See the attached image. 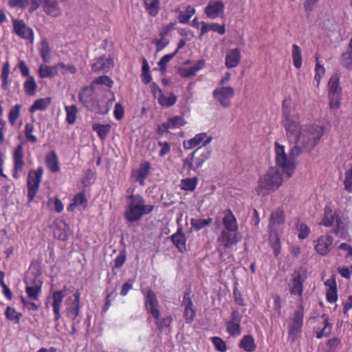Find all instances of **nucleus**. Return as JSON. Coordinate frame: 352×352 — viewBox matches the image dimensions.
I'll use <instances>...</instances> for the list:
<instances>
[{
  "mask_svg": "<svg viewBox=\"0 0 352 352\" xmlns=\"http://www.w3.org/2000/svg\"><path fill=\"white\" fill-rule=\"evenodd\" d=\"M10 72V65L8 61H6L3 63V67L1 69V78L2 80L1 82V88L5 90H9L10 82L9 80V75Z\"/></svg>",
  "mask_w": 352,
  "mask_h": 352,
  "instance_id": "31",
  "label": "nucleus"
},
{
  "mask_svg": "<svg viewBox=\"0 0 352 352\" xmlns=\"http://www.w3.org/2000/svg\"><path fill=\"white\" fill-rule=\"evenodd\" d=\"M239 346L247 352H252L256 347L254 338L250 335L244 336L241 338Z\"/></svg>",
  "mask_w": 352,
  "mask_h": 352,
  "instance_id": "32",
  "label": "nucleus"
},
{
  "mask_svg": "<svg viewBox=\"0 0 352 352\" xmlns=\"http://www.w3.org/2000/svg\"><path fill=\"white\" fill-rule=\"evenodd\" d=\"M177 99V96L173 93H168L158 97V102L162 107H170L176 103Z\"/></svg>",
  "mask_w": 352,
  "mask_h": 352,
  "instance_id": "38",
  "label": "nucleus"
},
{
  "mask_svg": "<svg viewBox=\"0 0 352 352\" xmlns=\"http://www.w3.org/2000/svg\"><path fill=\"white\" fill-rule=\"evenodd\" d=\"M23 145L20 144L15 148L13 153L14 160V173L13 177L18 179L19 177V173H21L23 168L25 165L23 160Z\"/></svg>",
  "mask_w": 352,
  "mask_h": 352,
  "instance_id": "15",
  "label": "nucleus"
},
{
  "mask_svg": "<svg viewBox=\"0 0 352 352\" xmlns=\"http://www.w3.org/2000/svg\"><path fill=\"white\" fill-rule=\"evenodd\" d=\"M212 343L214 345L215 348L218 351H219L221 352H224L226 351L227 347H226V342L221 338H220L219 337H213L212 338Z\"/></svg>",
  "mask_w": 352,
  "mask_h": 352,
  "instance_id": "63",
  "label": "nucleus"
},
{
  "mask_svg": "<svg viewBox=\"0 0 352 352\" xmlns=\"http://www.w3.org/2000/svg\"><path fill=\"white\" fill-rule=\"evenodd\" d=\"M212 222V219L210 217L206 219H192L190 220V224L196 231H199L201 228L210 225Z\"/></svg>",
  "mask_w": 352,
  "mask_h": 352,
  "instance_id": "51",
  "label": "nucleus"
},
{
  "mask_svg": "<svg viewBox=\"0 0 352 352\" xmlns=\"http://www.w3.org/2000/svg\"><path fill=\"white\" fill-rule=\"evenodd\" d=\"M93 83L96 85H104L109 87H112L113 82L107 76H101L96 78Z\"/></svg>",
  "mask_w": 352,
  "mask_h": 352,
  "instance_id": "64",
  "label": "nucleus"
},
{
  "mask_svg": "<svg viewBox=\"0 0 352 352\" xmlns=\"http://www.w3.org/2000/svg\"><path fill=\"white\" fill-rule=\"evenodd\" d=\"M224 213L225 215L223 219V223L226 228L225 230L237 232V221L232 211L230 210H226Z\"/></svg>",
  "mask_w": 352,
  "mask_h": 352,
  "instance_id": "28",
  "label": "nucleus"
},
{
  "mask_svg": "<svg viewBox=\"0 0 352 352\" xmlns=\"http://www.w3.org/2000/svg\"><path fill=\"white\" fill-rule=\"evenodd\" d=\"M154 206L147 205L141 195H131L127 197V204L124 216L129 222L139 221L144 215L153 211Z\"/></svg>",
  "mask_w": 352,
  "mask_h": 352,
  "instance_id": "2",
  "label": "nucleus"
},
{
  "mask_svg": "<svg viewBox=\"0 0 352 352\" xmlns=\"http://www.w3.org/2000/svg\"><path fill=\"white\" fill-rule=\"evenodd\" d=\"M145 9L149 15L155 16L160 10V0H144Z\"/></svg>",
  "mask_w": 352,
  "mask_h": 352,
  "instance_id": "36",
  "label": "nucleus"
},
{
  "mask_svg": "<svg viewBox=\"0 0 352 352\" xmlns=\"http://www.w3.org/2000/svg\"><path fill=\"white\" fill-rule=\"evenodd\" d=\"M43 174L42 167L38 168L36 170H31L28 177V201H32L35 197L41 182V177Z\"/></svg>",
  "mask_w": 352,
  "mask_h": 352,
  "instance_id": "6",
  "label": "nucleus"
},
{
  "mask_svg": "<svg viewBox=\"0 0 352 352\" xmlns=\"http://www.w3.org/2000/svg\"><path fill=\"white\" fill-rule=\"evenodd\" d=\"M25 293L28 298L34 301H39L38 297L41 293V287L38 284L34 286L25 285Z\"/></svg>",
  "mask_w": 352,
  "mask_h": 352,
  "instance_id": "40",
  "label": "nucleus"
},
{
  "mask_svg": "<svg viewBox=\"0 0 352 352\" xmlns=\"http://www.w3.org/2000/svg\"><path fill=\"white\" fill-rule=\"evenodd\" d=\"M339 81V76L334 74L331 77L328 83L329 107L332 109H336L340 107L342 88Z\"/></svg>",
  "mask_w": 352,
  "mask_h": 352,
  "instance_id": "5",
  "label": "nucleus"
},
{
  "mask_svg": "<svg viewBox=\"0 0 352 352\" xmlns=\"http://www.w3.org/2000/svg\"><path fill=\"white\" fill-rule=\"evenodd\" d=\"M323 320V328L316 333L317 338H321L324 336H328L331 333V324L328 321V316L326 314L322 315Z\"/></svg>",
  "mask_w": 352,
  "mask_h": 352,
  "instance_id": "45",
  "label": "nucleus"
},
{
  "mask_svg": "<svg viewBox=\"0 0 352 352\" xmlns=\"http://www.w3.org/2000/svg\"><path fill=\"white\" fill-rule=\"evenodd\" d=\"M20 299L23 306L29 311H37L41 305L39 301H34L31 298L23 296L20 297Z\"/></svg>",
  "mask_w": 352,
  "mask_h": 352,
  "instance_id": "46",
  "label": "nucleus"
},
{
  "mask_svg": "<svg viewBox=\"0 0 352 352\" xmlns=\"http://www.w3.org/2000/svg\"><path fill=\"white\" fill-rule=\"evenodd\" d=\"M80 296V291L77 290L65 300L66 315L70 320H76L79 315Z\"/></svg>",
  "mask_w": 352,
  "mask_h": 352,
  "instance_id": "7",
  "label": "nucleus"
},
{
  "mask_svg": "<svg viewBox=\"0 0 352 352\" xmlns=\"http://www.w3.org/2000/svg\"><path fill=\"white\" fill-rule=\"evenodd\" d=\"M13 32L19 37L28 40L30 43H34V34L33 30L28 27L25 21L19 19H12Z\"/></svg>",
  "mask_w": 352,
  "mask_h": 352,
  "instance_id": "8",
  "label": "nucleus"
},
{
  "mask_svg": "<svg viewBox=\"0 0 352 352\" xmlns=\"http://www.w3.org/2000/svg\"><path fill=\"white\" fill-rule=\"evenodd\" d=\"M44 12L52 17H58L61 15L62 10L59 7L57 0H39Z\"/></svg>",
  "mask_w": 352,
  "mask_h": 352,
  "instance_id": "19",
  "label": "nucleus"
},
{
  "mask_svg": "<svg viewBox=\"0 0 352 352\" xmlns=\"http://www.w3.org/2000/svg\"><path fill=\"white\" fill-rule=\"evenodd\" d=\"M92 70L96 72L107 73L113 67V61L111 58L100 56L92 63Z\"/></svg>",
  "mask_w": 352,
  "mask_h": 352,
  "instance_id": "17",
  "label": "nucleus"
},
{
  "mask_svg": "<svg viewBox=\"0 0 352 352\" xmlns=\"http://www.w3.org/2000/svg\"><path fill=\"white\" fill-rule=\"evenodd\" d=\"M30 4L29 0H9L8 6L10 8H19L23 9Z\"/></svg>",
  "mask_w": 352,
  "mask_h": 352,
  "instance_id": "61",
  "label": "nucleus"
},
{
  "mask_svg": "<svg viewBox=\"0 0 352 352\" xmlns=\"http://www.w3.org/2000/svg\"><path fill=\"white\" fill-rule=\"evenodd\" d=\"M224 5L221 1H210L205 8V13L211 19L221 17L223 14Z\"/></svg>",
  "mask_w": 352,
  "mask_h": 352,
  "instance_id": "16",
  "label": "nucleus"
},
{
  "mask_svg": "<svg viewBox=\"0 0 352 352\" xmlns=\"http://www.w3.org/2000/svg\"><path fill=\"white\" fill-rule=\"evenodd\" d=\"M282 111L286 136L292 146L288 156L285 146L275 142L276 163L287 178H290L296 169V158L303 153H309L313 150L322 137L324 129L316 124L300 126L294 118L290 103L287 100L283 102Z\"/></svg>",
  "mask_w": 352,
  "mask_h": 352,
  "instance_id": "1",
  "label": "nucleus"
},
{
  "mask_svg": "<svg viewBox=\"0 0 352 352\" xmlns=\"http://www.w3.org/2000/svg\"><path fill=\"white\" fill-rule=\"evenodd\" d=\"M241 59V54L238 48L229 50L226 56L225 65L228 69L234 68L239 65Z\"/></svg>",
  "mask_w": 352,
  "mask_h": 352,
  "instance_id": "22",
  "label": "nucleus"
},
{
  "mask_svg": "<svg viewBox=\"0 0 352 352\" xmlns=\"http://www.w3.org/2000/svg\"><path fill=\"white\" fill-rule=\"evenodd\" d=\"M226 331L233 337H237L241 334V327L239 323L227 322Z\"/></svg>",
  "mask_w": 352,
  "mask_h": 352,
  "instance_id": "52",
  "label": "nucleus"
},
{
  "mask_svg": "<svg viewBox=\"0 0 352 352\" xmlns=\"http://www.w3.org/2000/svg\"><path fill=\"white\" fill-rule=\"evenodd\" d=\"M87 199L83 192H80L76 196H74L73 199V203L70 205V207L72 206H81L82 208H85L87 206Z\"/></svg>",
  "mask_w": 352,
  "mask_h": 352,
  "instance_id": "58",
  "label": "nucleus"
},
{
  "mask_svg": "<svg viewBox=\"0 0 352 352\" xmlns=\"http://www.w3.org/2000/svg\"><path fill=\"white\" fill-rule=\"evenodd\" d=\"M344 188L348 192H352V167L345 173Z\"/></svg>",
  "mask_w": 352,
  "mask_h": 352,
  "instance_id": "62",
  "label": "nucleus"
},
{
  "mask_svg": "<svg viewBox=\"0 0 352 352\" xmlns=\"http://www.w3.org/2000/svg\"><path fill=\"white\" fill-rule=\"evenodd\" d=\"M182 305L184 306V318L187 324H190L195 316V309L193 303L188 294H185L183 298Z\"/></svg>",
  "mask_w": 352,
  "mask_h": 352,
  "instance_id": "18",
  "label": "nucleus"
},
{
  "mask_svg": "<svg viewBox=\"0 0 352 352\" xmlns=\"http://www.w3.org/2000/svg\"><path fill=\"white\" fill-rule=\"evenodd\" d=\"M151 168V165L148 162H145L142 164L140 168L138 170L135 180L139 182V184L142 186L144 184V180L147 177L149 170Z\"/></svg>",
  "mask_w": 352,
  "mask_h": 352,
  "instance_id": "34",
  "label": "nucleus"
},
{
  "mask_svg": "<svg viewBox=\"0 0 352 352\" xmlns=\"http://www.w3.org/2000/svg\"><path fill=\"white\" fill-rule=\"evenodd\" d=\"M197 178H186L181 181V187L184 190L193 191L197 185Z\"/></svg>",
  "mask_w": 352,
  "mask_h": 352,
  "instance_id": "49",
  "label": "nucleus"
},
{
  "mask_svg": "<svg viewBox=\"0 0 352 352\" xmlns=\"http://www.w3.org/2000/svg\"><path fill=\"white\" fill-rule=\"evenodd\" d=\"M201 31L199 34V38H201L206 33L209 31H214L219 33L221 35H223L226 32L225 25H220L217 23H206L204 21L201 22Z\"/></svg>",
  "mask_w": 352,
  "mask_h": 352,
  "instance_id": "26",
  "label": "nucleus"
},
{
  "mask_svg": "<svg viewBox=\"0 0 352 352\" xmlns=\"http://www.w3.org/2000/svg\"><path fill=\"white\" fill-rule=\"evenodd\" d=\"M212 95L214 100L223 107H228L230 105V100L234 95V90L230 86H221L213 91Z\"/></svg>",
  "mask_w": 352,
  "mask_h": 352,
  "instance_id": "9",
  "label": "nucleus"
},
{
  "mask_svg": "<svg viewBox=\"0 0 352 352\" xmlns=\"http://www.w3.org/2000/svg\"><path fill=\"white\" fill-rule=\"evenodd\" d=\"M297 228L299 232H298V238L299 239H305L308 237V236L310 233V230H309V228L307 225H305L304 223L298 224Z\"/></svg>",
  "mask_w": 352,
  "mask_h": 352,
  "instance_id": "60",
  "label": "nucleus"
},
{
  "mask_svg": "<svg viewBox=\"0 0 352 352\" xmlns=\"http://www.w3.org/2000/svg\"><path fill=\"white\" fill-rule=\"evenodd\" d=\"M46 164L51 172L57 173L60 170L58 157L54 151H51L47 154Z\"/></svg>",
  "mask_w": 352,
  "mask_h": 352,
  "instance_id": "30",
  "label": "nucleus"
},
{
  "mask_svg": "<svg viewBox=\"0 0 352 352\" xmlns=\"http://www.w3.org/2000/svg\"><path fill=\"white\" fill-rule=\"evenodd\" d=\"M171 241L179 252H182L186 250V239L181 227H179L177 232L171 236Z\"/></svg>",
  "mask_w": 352,
  "mask_h": 352,
  "instance_id": "27",
  "label": "nucleus"
},
{
  "mask_svg": "<svg viewBox=\"0 0 352 352\" xmlns=\"http://www.w3.org/2000/svg\"><path fill=\"white\" fill-rule=\"evenodd\" d=\"M283 177L278 169L271 167L267 172L260 178L256 188L257 193L265 195L276 190L283 183Z\"/></svg>",
  "mask_w": 352,
  "mask_h": 352,
  "instance_id": "3",
  "label": "nucleus"
},
{
  "mask_svg": "<svg viewBox=\"0 0 352 352\" xmlns=\"http://www.w3.org/2000/svg\"><path fill=\"white\" fill-rule=\"evenodd\" d=\"M304 281L305 278L300 270L295 271L292 274V279L289 283V292L292 296L301 299Z\"/></svg>",
  "mask_w": 352,
  "mask_h": 352,
  "instance_id": "11",
  "label": "nucleus"
},
{
  "mask_svg": "<svg viewBox=\"0 0 352 352\" xmlns=\"http://www.w3.org/2000/svg\"><path fill=\"white\" fill-rule=\"evenodd\" d=\"M66 120L68 124H73L76 120V115L78 109L75 104L71 106H65Z\"/></svg>",
  "mask_w": 352,
  "mask_h": 352,
  "instance_id": "44",
  "label": "nucleus"
},
{
  "mask_svg": "<svg viewBox=\"0 0 352 352\" xmlns=\"http://www.w3.org/2000/svg\"><path fill=\"white\" fill-rule=\"evenodd\" d=\"M58 69H61V74L66 75L67 74H74L76 73V67L74 65H65L63 63H58Z\"/></svg>",
  "mask_w": 352,
  "mask_h": 352,
  "instance_id": "59",
  "label": "nucleus"
},
{
  "mask_svg": "<svg viewBox=\"0 0 352 352\" xmlns=\"http://www.w3.org/2000/svg\"><path fill=\"white\" fill-rule=\"evenodd\" d=\"M316 59V66H315V76H314V80L317 82V87L319 86L320 80L322 77L325 74V69L323 67V65H320L318 56L317 55L315 56Z\"/></svg>",
  "mask_w": 352,
  "mask_h": 352,
  "instance_id": "47",
  "label": "nucleus"
},
{
  "mask_svg": "<svg viewBox=\"0 0 352 352\" xmlns=\"http://www.w3.org/2000/svg\"><path fill=\"white\" fill-rule=\"evenodd\" d=\"M92 129L97 133L98 135L102 140H104L110 133L111 125L94 123L92 124Z\"/></svg>",
  "mask_w": 352,
  "mask_h": 352,
  "instance_id": "37",
  "label": "nucleus"
},
{
  "mask_svg": "<svg viewBox=\"0 0 352 352\" xmlns=\"http://www.w3.org/2000/svg\"><path fill=\"white\" fill-rule=\"evenodd\" d=\"M210 148L199 146L184 160V168L196 171L210 157Z\"/></svg>",
  "mask_w": 352,
  "mask_h": 352,
  "instance_id": "4",
  "label": "nucleus"
},
{
  "mask_svg": "<svg viewBox=\"0 0 352 352\" xmlns=\"http://www.w3.org/2000/svg\"><path fill=\"white\" fill-rule=\"evenodd\" d=\"M155 319V324L160 331L162 332L166 329L170 328L173 322V318L168 315L163 318H160V311H159L158 316L153 317Z\"/></svg>",
  "mask_w": 352,
  "mask_h": 352,
  "instance_id": "33",
  "label": "nucleus"
},
{
  "mask_svg": "<svg viewBox=\"0 0 352 352\" xmlns=\"http://www.w3.org/2000/svg\"><path fill=\"white\" fill-rule=\"evenodd\" d=\"M339 214L340 212L333 210L331 206H325L324 208V217L320 222V225L325 227L333 226L334 221Z\"/></svg>",
  "mask_w": 352,
  "mask_h": 352,
  "instance_id": "24",
  "label": "nucleus"
},
{
  "mask_svg": "<svg viewBox=\"0 0 352 352\" xmlns=\"http://www.w3.org/2000/svg\"><path fill=\"white\" fill-rule=\"evenodd\" d=\"M186 124L183 116H176L170 118L166 122L157 126V133L159 135H164L169 132V129H175L184 126Z\"/></svg>",
  "mask_w": 352,
  "mask_h": 352,
  "instance_id": "12",
  "label": "nucleus"
},
{
  "mask_svg": "<svg viewBox=\"0 0 352 352\" xmlns=\"http://www.w3.org/2000/svg\"><path fill=\"white\" fill-rule=\"evenodd\" d=\"M337 289L336 282L333 281L327 292V300L329 302L333 303L337 300Z\"/></svg>",
  "mask_w": 352,
  "mask_h": 352,
  "instance_id": "56",
  "label": "nucleus"
},
{
  "mask_svg": "<svg viewBox=\"0 0 352 352\" xmlns=\"http://www.w3.org/2000/svg\"><path fill=\"white\" fill-rule=\"evenodd\" d=\"M212 140L211 136H207L206 133L197 134L193 138L189 140L186 143L184 142V148L190 149L202 144L201 146L206 147Z\"/></svg>",
  "mask_w": 352,
  "mask_h": 352,
  "instance_id": "20",
  "label": "nucleus"
},
{
  "mask_svg": "<svg viewBox=\"0 0 352 352\" xmlns=\"http://www.w3.org/2000/svg\"><path fill=\"white\" fill-rule=\"evenodd\" d=\"M349 221L341 212L337 216L334 224L333 233L339 238H345L349 234Z\"/></svg>",
  "mask_w": 352,
  "mask_h": 352,
  "instance_id": "13",
  "label": "nucleus"
},
{
  "mask_svg": "<svg viewBox=\"0 0 352 352\" xmlns=\"http://www.w3.org/2000/svg\"><path fill=\"white\" fill-rule=\"evenodd\" d=\"M195 10L194 8L190 6H188L185 12L181 11L179 14V21L180 23H186L188 22L189 19L192 17V16L195 14Z\"/></svg>",
  "mask_w": 352,
  "mask_h": 352,
  "instance_id": "50",
  "label": "nucleus"
},
{
  "mask_svg": "<svg viewBox=\"0 0 352 352\" xmlns=\"http://www.w3.org/2000/svg\"><path fill=\"white\" fill-rule=\"evenodd\" d=\"M178 52V49H177L173 53L166 54L158 62V65L160 67L161 72L164 73L166 70L167 64L173 59V58L176 55Z\"/></svg>",
  "mask_w": 352,
  "mask_h": 352,
  "instance_id": "55",
  "label": "nucleus"
},
{
  "mask_svg": "<svg viewBox=\"0 0 352 352\" xmlns=\"http://www.w3.org/2000/svg\"><path fill=\"white\" fill-rule=\"evenodd\" d=\"M316 251L322 256H325L330 252L333 243V238L330 234L322 235L316 241Z\"/></svg>",
  "mask_w": 352,
  "mask_h": 352,
  "instance_id": "14",
  "label": "nucleus"
},
{
  "mask_svg": "<svg viewBox=\"0 0 352 352\" xmlns=\"http://www.w3.org/2000/svg\"><path fill=\"white\" fill-rule=\"evenodd\" d=\"M40 56L45 63H49L50 60V48L48 43L45 40H43L38 47Z\"/></svg>",
  "mask_w": 352,
  "mask_h": 352,
  "instance_id": "41",
  "label": "nucleus"
},
{
  "mask_svg": "<svg viewBox=\"0 0 352 352\" xmlns=\"http://www.w3.org/2000/svg\"><path fill=\"white\" fill-rule=\"evenodd\" d=\"M79 101L87 108H91L94 101V89L91 86L85 87L78 95Z\"/></svg>",
  "mask_w": 352,
  "mask_h": 352,
  "instance_id": "25",
  "label": "nucleus"
},
{
  "mask_svg": "<svg viewBox=\"0 0 352 352\" xmlns=\"http://www.w3.org/2000/svg\"><path fill=\"white\" fill-rule=\"evenodd\" d=\"M25 285L31 286H34L36 285V284L37 285V283L39 285L40 283V287H42L43 280L39 274L34 272H29L25 280Z\"/></svg>",
  "mask_w": 352,
  "mask_h": 352,
  "instance_id": "43",
  "label": "nucleus"
},
{
  "mask_svg": "<svg viewBox=\"0 0 352 352\" xmlns=\"http://www.w3.org/2000/svg\"><path fill=\"white\" fill-rule=\"evenodd\" d=\"M145 306L153 317H157L158 316L160 311L158 308V301L155 294L150 289L148 290L145 298Z\"/></svg>",
  "mask_w": 352,
  "mask_h": 352,
  "instance_id": "23",
  "label": "nucleus"
},
{
  "mask_svg": "<svg viewBox=\"0 0 352 352\" xmlns=\"http://www.w3.org/2000/svg\"><path fill=\"white\" fill-rule=\"evenodd\" d=\"M34 131V127L32 124L27 123L25 125L24 133L26 138L27 141L36 143L37 142V138L33 135V132Z\"/></svg>",
  "mask_w": 352,
  "mask_h": 352,
  "instance_id": "54",
  "label": "nucleus"
},
{
  "mask_svg": "<svg viewBox=\"0 0 352 352\" xmlns=\"http://www.w3.org/2000/svg\"><path fill=\"white\" fill-rule=\"evenodd\" d=\"M37 85L33 76L27 78L24 82V91L28 96H34L36 94Z\"/></svg>",
  "mask_w": 352,
  "mask_h": 352,
  "instance_id": "42",
  "label": "nucleus"
},
{
  "mask_svg": "<svg viewBox=\"0 0 352 352\" xmlns=\"http://www.w3.org/2000/svg\"><path fill=\"white\" fill-rule=\"evenodd\" d=\"M304 307L300 303L297 310L295 311L294 318L289 324V335L294 340L301 331L303 324Z\"/></svg>",
  "mask_w": 352,
  "mask_h": 352,
  "instance_id": "10",
  "label": "nucleus"
},
{
  "mask_svg": "<svg viewBox=\"0 0 352 352\" xmlns=\"http://www.w3.org/2000/svg\"><path fill=\"white\" fill-rule=\"evenodd\" d=\"M239 241L237 232H230L228 230H222L218 238V241L226 248H231Z\"/></svg>",
  "mask_w": 352,
  "mask_h": 352,
  "instance_id": "21",
  "label": "nucleus"
},
{
  "mask_svg": "<svg viewBox=\"0 0 352 352\" xmlns=\"http://www.w3.org/2000/svg\"><path fill=\"white\" fill-rule=\"evenodd\" d=\"M51 102L50 98H40L34 102L30 107V112L34 113L36 111H43L46 109Z\"/></svg>",
  "mask_w": 352,
  "mask_h": 352,
  "instance_id": "35",
  "label": "nucleus"
},
{
  "mask_svg": "<svg viewBox=\"0 0 352 352\" xmlns=\"http://www.w3.org/2000/svg\"><path fill=\"white\" fill-rule=\"evenodd\" d=\"M284 222L283 212L281 210L278 209L273 212L271 214L270 226L272 227L276 224H281Z\"/></svg>",
  "mask_w": 352,
  "mask_h": 352,
  "instance_id": "53",
  "label": "nucleus"
},
{
  "mask_svg": "<svg viewBox=\"0 0 352 352\" xmlns=\"http://www.w3.org/2000/svg\"><path fill=\"white\" fill-rule=\"evenodd\" d=\"M6 317L8 320L13 321L15 324H19L22 314L17 312L14 308L8 307L5 311Z\"/></svg>",
  "mask_w": 352,
  "mask_h": 352,
  "instance_id": "48",
  "label": "nucleus"
},
{
  "mask_svg": "<svg viewBox=\"0 0 352 352\" xmlns=\"http://www.w3.org/2000/svg\"><path fill=\"white\" fill-rule=\"evenodd\" d=\"M21 108V106L20 104H16L10 109L8 114V119L11 124L14 125L16 122V120L19 116Z\"/></svg>",
  "mask_w": 352,
  "mask_h": 352,
  "instance_id": "57",
  "label": "nucleus"
},
{
  "mask_svg": "<svg viewBox=\"0 0 352 352\" xmlns=\"http://www.w3.org/2000/svg\"><path fill=\"white\" fill-rule=\"evenodd\" d=\"M292 56L294 67L297 69L300 68L302 63V52L300 47L296 44L292 45Z\"/></svg>",
  "mask_w": 352,
  "mask_h": 352,
  "instance_id": "39",
  "label": "nucleus"
},
{
  "mask_svg": "<svg viewBox=\"0 0 352 352\" xmlns=\"http://www.w3.org/2000/svg\"><path fill=\"white\" fill-rule=\"evenodd\" d=\"M38 74L41 78H52L57 76L58 74V64L52 66L41 65L38 69Z\"/></svg>",
  "mask_w": 352,
  "mask_h": 352,
  "instance_id": "29",
  "label": "nucleus"
}]
</instances>
